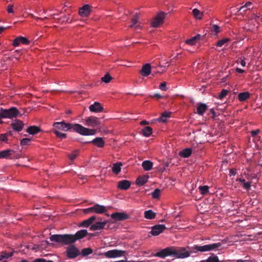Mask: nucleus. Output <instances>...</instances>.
Wrapping results in <instances>:
<instances>
[{"mask_svg":"<svg viewBox=\"0 0 262 262\" xmlns=\"http://www.w3.org/2000/svg\"><path fill=\"white\" fill-rule=\"evenodd\" d=\"M236 71L239 73H243L245 72V71L243 69H241L240 68H237L236 69Z\"/></svg>","mask_w":262,"mask_h":262,"instance_id":"obj_62","label":"nucleus"},{"mask_svg":"<svg viewBox=\"0 0 262 262\" xmlns=\"http://www.w3.org/2000/svg\"><path fill=\"white\" fill-rule=\"evenodd\" d=\"M243 187L246 190H249L251 188V182H246L245 183L243 184Z\"/></svg>","mask_w":262,"mask_h":262,"instance_id":"obj_53","label":"nucleus"},{"mask_svg":"<svg viewBox=\"0 0 262 262\" xmlns=\"http://www.w3.org/2000/svg\"><path fill=\"white\" fill-rule=\"evenodd\" d=\"M111 216L115 220L119 221L126 220L129 218V216L124 212L113 213L111 215Z\"/></svg>","mask_w":262,"mask_h":262,"instance_id":"obj_16","label":"nucleus"},{"mask_svg":"<svg viewBox=\"0 0 262 262\" xmlns=\"http://www.w3.org/2000/svg\"><path fill=\"white\" fill-rule=\"evenodd\" d=\"M259 133V129H257V130H252L251 132V134H252V136H256L258 133Z\"/></svg>","mask_w":262,"mask_h":262,"instance_id":"obj_57","label":"nucleus"},{"mask_svg":"<svg viewBox=\"0 0 262 262\" xmlns=\"http://www.w3.org/2000/svg\"><path fill=\"white\" fill-rule=\"evenodd\" d=\"M161 190L157 188L151 193L152 197L154 199H158L160 196Z\"/></svg>","mask_w":262,"mask_h":262,"instance_id":"obj_46","label":"nucleus"},{"mask_svg":"<svg viewBox=\"0 0 262 262\" xmlns=\"http://www.w3.org/2000/svg\"><path fill=\"white\" fill-rule=\"evenodd\" d=\"M250 93L248 91L242 92L238 94L237 98L239 101L243 102L248 100L250 98Z\"/></svg>","mask_w":262,"mask_h":262,"instance_id":"obj_29","label":"nucleus"},{"mask_svg":"<svg viewBox=\"0 0 262 262\" xmlns=\"http://www.w3.org/2000/svg\"><path fill=\"white\" fill-rule=\"evenodd\" d=\"M170 112H164L162 113L161 116L158 119L159 122H165L167 120V118L170 117Z\"/></svg>","mask_w":262,"mask_h":262,"instance_id":"obj_37","label":"nucleus"},{"mask_svg":"<svg viewBox=\"0 0 262 262\" xmlns=\"http://www.w3.org/2000/svg\"><path fill=\"white\" fill-rule=\"evenodd\" d=\"M86 143H92L94 145L98 147H102L104 145V142L101 137H97L92 141L86 142Z\"/></svg>","mask_w":262,"mask_h":262,"instance_id":"obj_28","label":"nucleus"},{"mask_svg":"<svg viewBox=\"0 0 262 262\" xmlns=\"http://www.w3.org/2000/svg\"><path fill=\"white\" fill-rule=\"evenodd\" d=\"M125 251L121 250L114 249L109 250L102 254L107 258H116L124 255Z\"/></svg>","mask_w":262,"mask_h":262,"instance_id":"obj_7","label":"nucleus"},{"mask_svg":"<svg viewBox=\"0 0 262 262\" xmlns=\"http://www.w3.org/2000/svg\"><path fill=\"white\" fill-rule=\"evenodd\" d=\"M148 178V177L146 176L139 177L137 179L136 183L138 185L142 186L147 182Z\"/></svg>","mask_w":262,"mask_h":262,"instance_id":"obj_34","label":"nucleus"},{"mask_svg":"<svg viewBox=\"0 0 262 262\" xmlns=\"http://www.w3.org/2000/svg\"><path fill=\"white\" fill-rule=\"evenodd\" d=\"M142 131L144 136L149 137L152 134V129L149 126H146L142 129Z\"/></svg>","mask_w":262,"mask_h":262,"instance_id":"obj_39","label":"nucleus"},{"mask_svg":"<svg viewBox=\"0 0 262 262\" xmlns=\"http://www.w3.org/2000/svg\"><path fill=\"white\" fill-rule=\"evenodd\" d=\"M67 253L69 258L73 259L79 255L80 252L74 245H71L67 248Z\"/></svg>","mask_w":262,"mask_h":262,"instance_id":"obj_9","label":"nucleus"},{"mask_svg":"<svg viewBox=\"0 0 262 262\" xmlns=\"http://www.w3.org/2000/svg\"><path fill=\"white\" fill-rule=\"evenodd\" d=\"M201 262H220V260L216 255H213L209 256L206 260H202Z\"/></svg>","mask_w":262,"mask_h":262,"instance_id":"obj_41","label":"nucleus"},{"mask_svg":"<svg viewBox=\"0 0 262 262\" xmlns=\"http://www.w3.org/2000/svg\"><path fill=\"white\" fill-rule=\"evenodd\" d=\"M209 187L208 186H200L199 189L200 191V193L203 195H206L209 192Z\"/></svg>","mask_w":262,"mask_h":262,"instance_id":"obj_40","label":"nucleus"},{"mask_svg":"<svg viewBox=\"0 0 262 262\" xmlns=\"http://www.w3.org/2000/svg\"><path fill=\"white\" fill-rule=\"evenodd\" d=\"M14 6L13 5H9L7 7V12L9 13H13Z\"/></svg>","mask_w":262,"mask_h":262,"instance_id":"obj_54","label":"nucleus"},{"mask_svg":"<svg viewBox=\"0 0 262 262\" xmlns=\"http://www.w3.org/2000/svg\"><path fill=\"white\" fill-rule=\"evenodd\" d=\"M112 79V77H111V76L109 74L107 73L104 75V77L101 78V80L103 82L107 83L110 82Z\"/></svg>","mask_w":262,"mask_h":262,"instance_id":"obj_45","label":"nucleus"},{"mask_svg":"<svg viewBox=\"0 0 262 262\" xmlns=\"http://www.w3.org/2000/svg\"><path fill=\"white\" fill-rule=\"evenodd\" d=\"M7 27H0V33L7 31Z\"/></svg>","mask_w":262,"mask_h":262,"instance_id":"obj_60","label":"nucleus"},{"mask_svg":"<svg viewBox=\"0 0 262 262\" xmlns=\"http://www.w3.org/2000/svg\"><path fill=\"white\" fill-rule=\"evenodd\" d=\"M122 166V163L120 162L114 163L112 166L113 172L115 174H118L121 171Z\"/></svg>","mask_w":262,"mask_h":262,"instance_id":"obj_32","label":"nucleus"},{"mask_svg":"<svg viewBox=\"0 0 262 262\" xmlns=\"http://www.w3.org/2000/svg\"><path fill=\"white\" fill-rule=\"evenodd\" d=\"M13 255L12 252L10 253H4L0 255V261L2 260L4 258H8Z\"/></svg>","mask_w":262,"mask_h":262,"instance_id":"obj_48","label":"nucleus"},{"mask_svg":"<svg viewBox=\"0 0 262 262\" xmlns=\"http://www.w3.org/2000/svg\"><path fill=\"white\" fill-rule=\"evenodd\" d=\"M151 97L157 98V99H160L162 98V96L159 94H155Z\"/></svg>","mask_w":262,"mask_h":262,"instance_id":"obj_59","label":"nucleus"},{"mask_svg":"<svg viewBox=\"0 0 262 262\" xmlns=\"http://www.w3.org/2000/svg\"><path fill=\"white\" fill-rule=\"evenodd\" d=\"M165 14L163 12L158 14L152 20L151 25L153 27H158L163 23Z\"/></svg>","mask_w":262,"mask_h":262,"instance_id":"obj_11","label":"nucleus"},{"mask_svg":"<svg viewBox=\"0 0 262 262\" xmlns=\"http://www.w3.org/2000/svg\"><path fill=\"white\" fill-rule=\"evenodd\" d=\"M30 43L29 40L25 37L19 36L15 38L13 41V46L14 47H17L20 44L27 45Z\"/></svg>","mask_w":262,"mask_h":262,"instance_id":"obj_15","label":"nucleus"},{"mask_svg":"<svg viewBox=\"0 0 262 262\" xmlns=\"http://www.w3.org/2000/svg\"><path fill=\"white\" fill-rule=\"evenodd\" d=\"M11 132H10L9 133L4 134H1L0 135V140L2 141H6L7 140V135H11Z\"/></svg>","mask_w":262,"mask_h":262,"instance_id":"obj_51","label":"nucleus"},{"mask_svg":"<svg viewBox=\"0 0 262 262\" xmlns=\"http://www.w3.org/2000/svg\"><path fill=\"white\" fill-rule=\"evenodd\" d=\"M97 219L98 220H101V219L100 217H98ZM107 223L108 222L107 221H105L103 222L100 221L92 225L90 227V229L92 231L100 230L105 228V227L106 226Z\"/></svg>","mask_w":262,"mask_h":262,"instance_id":"obj_14","label":"nucleus"},{"mask_svg":"<svg viewBox=\"0 0 262 262\" xmlns=\"http://www.w3.org/2000/svg\"><path fill=\"white\" fill-rule=\"evenodd\" d=\"M93 252V250L92 249L90 248H83L81 250V252H80V254L82 255L83 257H85L88 256L89 255L92 254Z\"/></svg>","mask_w":262,"mask_h":262,"instance_id":"obj_38","label":"nucleus"},{"mask_svg":"<svg viewBox=\"0 0 262 262\" xmlns=\"http://www.w3.org/2000/svg\"><path fill=\"white\" fill-rule=\"evenodd\" d=\"M40 131V128L36 126H31L27 129V132L30 135H35Z\"/></svg>","mask_w":262,"mask_h":262,"instance_id":"obj_33","label":"nucleus"},{"mask_svg":"<svg viewBox=\"0 0 262 262\" xmlns=\"http://www.w3.org/2000/svg\"><path fill=\"white\" fill-rule=\"evenodd\" d=\"M205 29H206V31L211 32V33H220L223 31L222 28L220 26L211 23L207 25Z\"/></svg>","mask_w":262,"mask_h":262,"instance_id":"obj_17","label":"nucleus"},{"mask_svg":"<svg viewBox=\"0 0 262 262\" xmlns=\"http://www.w3.org/2000/svg\"><path fill=\"white\" fill-rule=\"evenodd\" d=\"M251 5L252 4L251 2H248L244 6H242L239 9V10L246 12L247 10H250Z\"/></svg>","mask_w":262,"mask_h":262,"instance_id":"obj_44","label":"nucleus"},{"mask_svg":"<svg viewBox=\"0 0 262 262\" xmlns=\"http://www.w3.org/2000/svg\"><path fill=\"white\" fill-rule=\"evenodd\" d=\"M139 15L137 13L135 14L131 19L130 24L128 25V27L133 28L136 30H140L142 28V25L139 21Z\"/></svg>","mask_w":262,"mask_h":262,"instance_id":"obj_12","label":"nucleus"},{"mask_svg":"<svg viewBox=\"0 0 262 262\" xmlns=\"http://www.w3.org/2000/svg\"><path fill=\"white\" fill-rule=\"evenodd\" d=\"M83 212L85 214H91L94 213V205L92 207L84 209Z\"/></svg>","mask_w":262,"mask_h":262,"instance_id":"obj_47","label":"nucleus"},{"mask_svg":"<svg viewBox=\"0 0 262 262\" xmlns=\"http://www.w3.org/2000/svg\"><path fill=\"white\" fill-rule=\"evenodd\" d=\"M207 108V106L206 104L200 103L198 104V106L196 108V113L199 115L202 116Z\"/></svg>","mask_w":262,"mask_h":262,"instance_id":"obj_27","label":"nucleus"},{"mask_svg":"<svg viewBox=\"0 0 262 262\" xmlns=\"http://www.w3.org/2000/svg\"><path fill=\"white\" fill-rule=\"evenodd\" d=\"M152 163L149 161L146 160L142 162V166L143 169L146 171H149L151 169L152 167Z\"/></svg>","mask_w":262,"mask_h":262,"instance_id":"obj_36","label":"nucleus"},{"mask_svg":"<svg viewBox=\"0 0 262 262\" xmlns=\"http://www.w3.org/2000/svg\"><path fill=\"white\" fill-rule=\"evenodd\" d=\"M210 113H211V114H212V115H213V116H212V117H213V118H214V117H215V111H214V110H213V109H212H212H211V110H210Z\"/></svg>","mask_w":262,"mask_h":262,"instance_id":"obj_63","label":"nucleus"},{"mask_svg":"<svg viewBox=\"0 0 262 262\" xmlns=\"http://www.w3.org/2000/svg\"><path fill=\"white\" fill-rule=\"evenodd\" d=\"M260 21H262V18L260 16L253 14L251 19L244 26V30L247 32L255 31Z\"/></svg>","mask_w":262,"mask_h":262,"instance_id":"obj_5","label":"nucleus"},{"mask_svg":"<svg viewBox=\"0 0 262 262\" xmlns=\"http://www.w3.org/2000/svg\"><path fill=\"white\" fill-rule=\"evenodd\" d=\"M89 110L91 112L94 113L101 112L103 110V107L101 105L100 103L98 102H95L93 104L89 106Z\"/></svg>","mask_w":262,"mask_h":262,"instance_id":"obj_19","label":"nucleus"},{"mask_svg":"<svg viewBox=\"0 0 262 262\" xmlns=\"http://www.w3.org/2000/svg\"><path fill=\"white\" fill-rule=\"evenodd\" d=\"M88 234L86 230H80L77 231L74 235L73 234H53L50 239L52 242L68 245L74 243L77 240L84 237Z\"/></svg>","mask_w":262,"mask_h":262,"instance_id":"obj_3","label":"nucleus"},{"mask_svg":"<svg viewBox=\"0 0 262 262\" xmlns=\"http://www.w3.org/2000/svg\"><path fill=\"white\" fill-rule=\"evenodd\" d=\"M78 156V151H74L73 153L69 155V158L71 160H74Z\"/></svg>","mask_w":262,"mask_h":262,"instance_id":"obj_52","label":"nucleus"},{"mask_svg":"<svg viewBox=\"0 0 262 262\" xmlns=\"http://www.w3.org/2000/svg\"><path fill=\"white\" fill-rule=\"evenodd\" d=\"M31 141V139L29 138H24L20 141V145L21 146L29 145Z\"/></svg>","mask_w":262,"mask_h":262,"instance_id":"obj_50","label":"nucleus"},{"mask_svg":"<svg viewBox=\"0 0 262 262\" xmlns=\"http://www.w3.org/2000/svg\"><path fill=\"white\" fill-rule=\"evenodd\" d=\"M97 219V216L96 215H93L87 220H84L82 221L80 226L83 227H88L90 226L94 221Z\"/></svg>","mask_w":262,"mask_h":262,"instance_id":"obj_23","label":"nucleus"},{"mask_svg":"<svg viewBox=\"0 0 262 262\" xmlns=\"http://www.w3.org/2000/svg\"><path fill=\"white\" fill-rule=\"evenodd\" d=\"M160 89L164 91H166L167 89L166 87V83L165 82H163L161 83L159 86Z\"/></svg>","mask_w":262,"mask_h":262,"instance_id":"obj_55","label":"nucleus"},{"mask_svg":"<svg viewBox=\"0 0 262 262\" xmlns=\"http://www.w3.org/2000/svg\"><path fill=\"white\" fill-rule=\"evenodd\" d=\"M192 154V149L187 148L183 149L179 152V156L182 158H188Z\"/></svg>","mask_w":262,"mask_h":262,"instance_id":"obj_31","label":"nucleus"},{"mask_svg":"<svg viewBox=\"0 0 262 262\" xmlns=\"http://www.w3.org/2000/svg\"><path fill=\"white\" fill-rule=\"evenodd\" d=\"M151 73V66L149 64L146 63L143 65L140 71V74L143 76H147Z\"/></svg>","mask_w":262,"mask_h":262,"instance_id":"obj_21","label":"nucleus"},{"mask_svg":"<svg viewBox=\"0 0 262 262\" xmlns=\"http://www.w3.org/2000/svg\"><path fill=\"white\" fill-rule=\"evenodd\" d=\"M107 209L106 207L103 205H100L98 204L94 205V213L97 214H102L106 213Z\"/></svg>","mask_w":262,"mask_h":262,"instance_id":"obj_22","label":"nucleus"},{"mask_svg":"<svg viewBox=\"0 0 262 262\" xmlns=\"http://www.w3.org/2000/svg\"><path fill=\"white\" fill-rule=\"evenodd\" d=\"M222 244L221 243H212L205 245H194L193 246H187V249L190 250V253L197 254L199 252H206L216 251L220 249Z\"/></svg>","mask_w":262,"mask_h":262,"instance_id":"obj_4","label":"nucleus"},{"mask_svg":"<svg viewBox=\"0 0 262 262\" xmlns=\"http://www.w3.org/2000/svg\"><path fill=\"white\" fill-rule=\"evenodd\" d=\"M191 255L190 250L186 247L176 248L173 247V256L177 258H185Z\"/></svg>","mask_w":262,"mask_h":262,"instance_id":"obj_6","label":"nucleus"},{"mask_svg":"<svg viewBox=\"0 0 262 262\" xmlns=\"http://www.w3.org/2000/svg\"><path fill=\"white\" fill-rule=\"evenodd\" d=\"M156 213L151 210H146L144 212V217L146 219L152 220L155 218Z\"/></svg>","mask_w":262,"mask_h":262,"instance_id":"obj_35","label":"nucleus"},{"mask_svg":"<svg viewBox=\"0 0 262 262\" xmlns=\"http://www.w3.org/2000/svg\"><path fill=\"white\" fill-rule=\"evenodd\" d=\"M85 124L87 126H91L92 127H97L101 124L99 118L94 117L90 116L85 119Z\"/></svg>","mask_w":262,"mask_h":262,"instance_id":"obj_13","label":"nucleus"},{"mask_svg":"<svg viewBox=\"0 0 262 262\" xmlns=\"http://www.w3.org/2000/svg\"><path fill=\"white\" fill-rule=\"evenodd\" d=\"M156 256L164 258L168 256H173V247L165 248L155 254Z\"/></svg>","mask_w":262,"mask_h":262,"instance_id":"obj_10","label":"nucleus"},{"mask_svg":"<svg viewBox=\"0 0 262 262\" xmlns=\"http://www.w3.org/2000/svg\"><path fill=\"white\" fill-rule=\"evenodd\" d=\"M228 92H229V91L227 90H225V89L222 90L219 95V98L220 99H222L223 98H224L225 97H226L227 95Z\"/></svg>","mask_w":262,"mask_h":262,"instance_id":"obj_49","label":"nucleus"},{"mask_svg":"<svg viewBox=\"0 0 262 262\" xmlns=\"http://www.w3.org/2000/svg\"><path fill=\"white\" fill-rule=\"evenodd\" d=\"M192 14L195 19L201 20L204 16V13L196 8L193 9Z\"/></svg>","mask_w":262,"mask_h":262,"instance_id":"obj_30","label":"nucleus"},{"mask_svg":"<svg viewBox=\"0 0 262 262\" xmlns=\"http://www.w3.org/2000/svg\"><path fill=\"white\" fill-rule=\"evenodd\" d=\"M92 11V6L85 4L79 8L78 14L82 17H88Z\"/></svg>","mask_w":262,"mask_h":262,"instance_id":"obj_8","label":"nucleus"},{"mask_svg":"<svg viewBox=\"0 0 262 262\" xmlns=\"http://www.w3.org/2000/svg\"><path fill=\"white\" fill-rule=\"evenodd\" d=\"M24 123L22 121L17 120L11 124L13 129L16 132H20L23 128Z\"/></svg>","mask_w":262,"mask_h":262,"instance_id":"obj_24","label":"nucleus"},{"mask_svg":"<svg viewBox=\"0 0 262 262\" xmlns=\"http://www.w3.org/2000/svg\"><path fill=\"white\" fill-rule=\"evenodd\" d=\"M13 153H14V151L12 149H6L2 150L0 151V158L11 159V157L10 156Z\"/></svg>","mask_w":262,"mask_h":262,"instance_id":"obj_25","label":"nucleus"},{"mask_svg":"<svg viewBox=\"0 0 262 262\" xmlns=\"http://www.w3.org/2000/svg\"><path fill=\"white\" fill-rule=\"evenodd\" d=\"M229 41V39L228 38H225L222 39H221L219 40L216 43V46L219 47H222L224 45H225L226 43L228 42Z\"/></svg>","mask_w":262,"mask_h":262,"instance_id":"obj_42","label":"nucleus"},{"mask_svg":"<svg viewBox=\"0 0 262 262\" xmlns=\"http://www.w3.org/2000/svg\"><path fill=\"white\" fill-rule=\"evenodd\" d=\"M140 124L141 125H147L149 124L148 122L145 121V120H143L141 122Z\"/></svg>","mask_w":262,"mask_h":262,"instance_id":"obj_64","label":"nucleus"},{"mask_svg":"<svg viewBox=\"0 0 262 262\" xmlns=\"http://www.w3.org/2000/svg\"><path fill=\"white\" fill-rule=\"evenodd\" d=\"M35 261L36 262H54L52 260H47L43 258H36Z\"/></svg>","mask_w":262,"mask_h":262,"instance_id":"obj_56","label":"nucleus"},{"mask_svg":"<svg viewBox=\"0 0 262 262\" xmlns=\"http://www.w3.org/2000/svg\"><path fill=\"white\" fill-rule=\"evenodd\" d=\"M230 173L231 175L235 176L236 173V169H231L230 170Z\"/></svg>","mask_w":262,"mask_h":262,"instance_id":"obj_58","label":"nucleus"},{"mask_svg":"<svg viewBox=\"0 0 262 262\" xmlns=\"http://www.w3.org/2000/svg\"><path fill=\"white\" fill-rule=\"evenodd\" d=\"M201 39V35L200 34H197V35L195 36L191 37L190 39H186L185 40V43L190 45L193 46L196 42H198Z\"/></svg>","mask_w":262,"mask_h":262,"instance_id":"obj_26","label":"nucleus"},{"mask_svg":"<svg viewBox=\"0 0 262 262\" xmlns=\"http://www.w3.org/2000/svg\"><path fill=\"white\" fill-rule=\"evenodd\" d=\"M32 17L35 20L36 25L48 29L45 30V32H52L53 29L57 27L58 24L64 23H71L70 14H60L51 15L49 17H36L31 15Z\"/></svg>","mask_w":262,"mask_h":262,"instance_id":"obj_1","label":"nucleus"},{"mask_svg":"<svg viewBox=\"0 0 262 262\" xmlns=\"http://www.w3.org/2000/svg\"><path fill=\"white\" fill-rule=\"evenodd\" d=\"M237 181L241 182L242 183L244 184L246 182L245 179L242 178H240L238 179H237Z\"/></svg>","mask_w":262,"mask_h":262,"instance_id":"obj_61","label":"nucleus"},{"mask_svg":"<svg viewBox=\"0 0 262 262\" xmlns=\"http://www.w3.org/2000/svg\"><path fill=\"white\" fill-rule=\"evenodd\" d=\"M53 126L56 128L63 131H67L73 129L74 131L82 136H92L95 135L96 133L95 129L86 128L78 123L71 124L62 121L54 123Z\"/></svg>","mask_w":262,"mask_h":262,"instance_id":"obj_2","label":"nucleus"},{"mask_svg":"<svg viewBox=\"0 0 262 262\" xmlns=\"http://www.w3.org/2000/svg\"><path fill=\"white\" fill-rule=\"evenodd\" d=\"M130 185L131 183L130 181L123 180L118 182L117 187L121 190H127L130 187Z\"/></svg>","mask_w":262,"mask_h":262,"instance_id":"obj_20","label":"nucleus"},{"mask_svg":"<svg viewBox=\"0 0 262 262\" xmlns=\"http://www.w3.org/2000/svg\"><path fill=\"white\" fill-rule=\"evenodd\" d=\"M165 229L166 227L164 225H157L152 227L150 233L154 236L158 235Z\"/></svg>","mask_w":262,"mask_h":262,"instance_id":"obj_18","label":"nucleus"},{"mask_svg":"<svg viewBox=\"0 0 262 262\" xmlns=\"http://www.w3.org/2000/svg\"><path fill=\"white\" fill-rule=\"evenodd\" d=\"M54 133L55 134V135L59 138L61 139H64L67 137V134H64V133H61L57 130H54Z\"/></svg>","mask_w":262,"mask_h":262,"instance_id":"obj_43","label":"nucleus"}]
</instances>
